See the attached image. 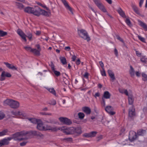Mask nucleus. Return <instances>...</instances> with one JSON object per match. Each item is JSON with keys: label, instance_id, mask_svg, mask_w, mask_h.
<instances>
[{"label": "nucleus", "instance_id": "f257e3e1", "mask_svg": "<svg viewBox=\"0 0 147 147\" xmlns=\"http://www.w3.org/2000/svg\"><path fill=\"white\" fill-rule=\"evenodd\" d=\"M78 34L79 36L87 41L88 42L90 40V37L87 32L84 29L78 30Z\"/></svg>", "mask_w": 147, "mask_h": 147}, {"label": "nucleus", "instance_id": "f03ea898", "mask_svg": "<svg viewBox=\"0 0 147 147\" xmlns=\"http://www.w3.org/2000/svg\"><path fill=\"white\" fill-rule=\"evenodd\" d=\"M59 130L63 131L67 135H70L74 134V127H72L65 128L64 127H59Z\"/></svg>", "mask_w": 147, "mask_h": 147}, {"label": "nucleus", "instance_id": "7ed1b4c3", "mask_svg": "<svg viewBox=\"0 0 147 147\" xmlns=\"http://www.w3.org/2000/svg\"><path fill=\"white\" fill-rule=\"evenodd\" d=\"M26 135L25 132L24 131H21L17 132L13 135V137L15 140L21 141L23 140V138H21V137Z\"/></svg>", "mask_w": 147, "mask_h": 147}, {"label": "nucleus", "instance_id": "20e7f679", "mask_svg": "<svg viewBox=\"0 0 147 147\" xmlns=\"http://www.w3.org/2000/svg\"><path fill=\"white\" fill-rule=\"evenodd\" d=\"M59 127H52L50 125H46L44 126L43 130H50L52 132H56L59 130Z\"/></svg>", "mask_w": 147, "mask_h": 147}, {"label": "nucleus", "instance_id": "39448f33", "mask_svg": "<svg viewBox=\"0 0 147 147\" xmlns=\"http://www.w3.org/2000/svg\"><path fill=\"white\" fill-rule=\"evenodd\" d=\"M94 2L97 6L101 11L104 12H107V11L103 5L100 2V0H93Z\"/></svg>", "mask_w": 147, "mask_h": 147}, {"label": "nucleus", "instance_id": "423d86ee", "mask_svg": "<svg viewBox=\"0 0 147 147\" xmlns=\"http://www.w3.org/2000/svg\"><path fill=\"white\" fill-rule=\"evenodd\" d=\"M51 14V12H47L37 7V16L42 15L46 16H49Z\"/></svg>", "mask_w": 147, "mask_h": 147}, {"label": "nucleus", "instance_id": "0eeeda50", "mask_svg": "<svg viewBox=\"0 0 147 147\" xmlns=\"http://www.w3.org/2000/svg\"><path fill=\"white\" fill-rule=\"evenodd\" d=\"M24 11L28 13H32L33 14L37 16V12L36 9L33 7H28L24 9Z\"/></svg>", "mask_w": 147, "mask_h": 147}, {"label": "nucleus", "instance_id": "6e6552de", "mask_svg": "<svg viewBox=\"0 0 147 147\" xmlns=\"http://www.w3.org/2000/svg\"><path fill=\"white\" fill-rule=\"evenodd\" d=\"M23 48L27 52H30L35 55H37V50L36 48H32L28 45L24 47Z\"/></svg>", "mask_w": 147, "mask_h": 147}, {"label": "nucleus", "instance_id": "1a4fd4ad", "mask_svg": "<svg viewBox=\"0 0 147 147\" xmlns=\"http://www.w3.org/2000/svg\"><path fill=\"white\" fill-rule=\"evenodd\" d=\"M59 119L61 122L64 124L69 125L71 124V121L69 119L63 117L59 118Z\"/></svg>", "mask_w": 147, "mask_h": 147}, {"label": "nucleus", "instance_id": "9d476101", "mask_svg": "<svg viewBox=\"0 0 147 147\" xmlns=\"http://www.w3.org/2000/svg\"><path fill=\"white\" fill-rule=\"evenodd\" d=\"M129 139L131 142L133 141L136 138L137 135L135 132L133 131H131L129 132Z\"/></svg>", "mask_w": 147, "mask_h": 147}, {"label": "nucleus", "instance_id": "9b49d317", "mask_svg": "<svg viewBox=\"0 0 147 147\" xmlns=\"http://www.w3.org/2000/svg\"><path fill=\"white\" fill-rule=\"evenodd\" d=\"M11 75L9 73L3 71L1 74V77L0 78L1 81L4 80L5 79V77H11Z\"/></svg>", "mask_w": 147, "mask_h": 147}, {"label": "nucleus", "instance_id": "f8f14e48", "mask_svg": "<svg viewBox=\"0 0 147 147\" xmlns=\"http://www.w3.org/2000/svg\"><path fill=\"white\" fill-rule=\"evenodd\" d=\"M17 33L20 36L23 40L25 42H26L27 40L26 38V36L21 29H18L17 31Z\"/></svg>", "mask_w": 147, "mask_h": 147}, {"label": "nucleus", "instance_id": "ddd939ff", "mask_svg": "<svg viewBox=\"0 0 147 147\" xmlns=\"http://www.w3.org/2000/svg\"><path fill=\"white\" fill-rule=\"evenodd\" d=\"M61 1L63 4L66 9L69 10L70 11L72 15H74L72 9L69 6L66 1L65 0H61Z\"/></svg>", "mask_w": 147, "mask_h": 147}, {"label": "nucleus", "instance_id": "4468645a", "mask_svg": "<svg viewBox=\"0 0 147 147\" xmlns=\"http://www.w3.org/2000/svg\"><path fill=\"white\" fill-rule=\"evenodd\" d=\"M44 125L42 121L40 119H37V129L40 130H43Z\"/></svg>", "mask_w": 147, "mask_h": 147}, {"label": "nucleus", "instance_id": "2eb2a0df", "mask_svg": "<svg viewBox=\"0 0 147 147\" xmlns=\"http://www.w3.org/2000/svg\"><path fill=\"white\" fill-rule=\"evenodd\" d=\"M113 110V108L110 106H107L105 108L106 111L112 115H114L115 113V112L112 111Z\"/></svg>", "mask_w": 147, "mask_h": 147}, {"label": "nucleus", "instance_id": "dca6fc26", "mask_svg": "<svg viewBox=\"0 0 147 147\" xmlns=\"http://www.w3.org/2000/svg\"><path fill=\"white\" fill-rule=\"evenodd\" d=\"M19 106V103L16 101L12 100L10 107L13 108H16Z\"/></svg>", "mask_w": 147, "mask_h": 147}, {"label": "nucleus", "instance_id": "f3484780", "mask_svg": "<svg viewBox=\"0 0 147 147\" xmlns=\"http://www.w3.org/2000/svg\"><path fill=\"white\" fill-rule=\"evenodd\" d=\"M4 63L7 67L9 69L13 70H17V68L13 65H11L7 62H4Z\"/></svg>", "mask_w": 147, "mask_h": 147}, {"label": "nucleus", "instance_id": "a211bd4d", "mask_svg": "<svg viewBox=\"0 0 147 147\" xmlns=\"http://www.w3.org/2000/svg\"><path fill=\"white\" fill-rule=\"evenodd\" d=\"M135 115V109L133 106L129 109V116L130 117H132Z\"/></svg>", "mask_w": 147, "mask_h": 147}, {"label": "nucleus", "instance_id": "6ab92c4d", "mask_svg": "<svg viewBox=\"0 0 147 147\" xmlns=\"http://www.w3.org/2000/svg\"><path fill=\"white\" fill-rule=\"evenodd\" d=\"M117 11L121 17L125 18H126V16L125 13L120 7H119L118 9L117 10Z\"/></svg>", "mask_w": 147, "mask_h": 147}, {"label": "nucleus", "instance_id": "aec40b11", "mask_svg": "<svg viewBox=\"0 0 147 147\" xmlns=\"http://www.w3.org/2000/svg\"><path fill=\"white\" fill-rule=\"evenodd\" d=\"M74 134H77V135L80 134L82 133L81 129L80 127H74Z\"/></svg>", "mask_w": 147, "mask_h": 147}, {"label": "nucleus", "instance_id": "412c9836", "mask_svg": "<svg viewBox=\"0 0 147 147\" xmlns=\"http://www.w3.org/2000/svg\"><path fill=\"white\" fill-rule=\"evenodd\" d=\"M129 104L130 105L133 104L134 98L133 96L131 94H129L128 97Z\"/></svg>", "mask_w": 147, "mask_h": 147}, {"label": "nucleus", "instance_id": "4be33fe9", "mask_svg": "<svg viewBox=\"0 0 147 147\" xmlns=\"http://www.w3.org/2000/svg\"><path fill=\"white\" fill-rule=\"evenodd\" d=\"M15 4L17 8L20 10H22L24 8V5L21 3L15 2Z\"/></svg>", "mask_w": 147, "mask_h": 147}, {"label": "nucleus", "instance_id": "5701e85b", "mask_svg": "<svg viewBox=\"0 0 147 147\" xmlns=\"http://www.w3.org/2000/svg\"><path fill=\"white\" fill-rule=\"evenodd\" d=\"M20 117L22 119H28V115H27L23 111H20Z\"/></svg>", "mask_w": 147, "mask_h": 147}, {"label": "nucleus", "instance_id": "b1692460", "mask_svg": "<svg viewBox=\"0 0 147 147\" xmlns=\"http://www.w3.org/2000/svg\"><path fill=\"white\" fill-rule=\"evenodd\" d=\"M108 73L112 80L113 81H114L115 80V78L113 73L111 70H108Z\"/></svg>", "mask_w": 147, "mask_h": 147}, {"label": "nucleus", "instance_id": "393cba45", "mask_svg": "<svg viewBox=\"0 0 147 147\" xmlns=\"http://www.w3.org/2000/svg\"><path fill=\"white\" fill-rule=\"evenodd\" d=\"M26 134H28L30 135L31 137H32L36 135L37 134V132L36 131H31L29 132H25Z\"/></svg>", "mask_w": 147, "mask_h": 147}, {"label": "nucleus", "instance_id": "a878e982", "mask_svg": "<svg viewBox=\"0 0 147 147\" xmlns=\"http://www.w3.org/2000/svg\"><path fill=\"white\" fill-rule=\"evenodd\" d=\"M9 143V142L8 140L6 138H5L1 140L0 142V144L1 146L3 145H7Z\"/></svg>", "mask_w": 147, "mask_h": 147}, {"label": "nucleus", "instance_id": "bb28decb", "mask_svg": "<svg viewBox=\"0 0 147 147\" xmlns=\"http://www.w3.org/2000/svg\"><path fill=\"white\" fill-rule=\"evenodd\" d=\"M83 111L87 114H89L91 113V110L90 108L88 107H84L82 108Z\"/></svg>", "mask_w": 147, "mask_h": 147}, {"label": "nucleus", "instance_id": "cd10ccee", "mask_svg": "<svg viewBox=\"0 0 147 147\" xmlns=\"http://www.w3.org/2000/svg\"><path fill=\"white\" fill-rule=\"evenodd\" d=\"M111 96V94L107 91L105 92L103 95V97L106 99H109L110 98Z\"/></svg>", "mask_w": 147, "mask_h": 147}, {"label": "nucleus", "instance_id": "c85d7f7f", "mask_svg": "<svg viewBox=\"0 0 147 147\" xmlns=\"http://www.w3.org/2000/svg\"><path fill=\"white\" fill-rule=\"evenodd\" d=\"M130 69L129 70V73L131 77H132L134 76L135 71L134 68L131 65L130 66Z\"/></svg>", "mask_w": 147, "mask_h": 147}, {"label": "nucleus", "instance_id": "c756f323", "mask_svg": "<svg viewBox=\"0 0 147 147\" xmlns=\"http://www.w3.org/2000/svg\"><path fill=\"white\" fill-rule=\"evenodd\" d=\"M12 100H10L9 99H7L6 100H5L3 102V105L5 106L7 105H9L10 106L11 104Z\"/></svg>", "mask_w": 147, "mask_h": 147}, {"label": "nucleus", "instance_id": "7c9ffc66", "mask_svg": "<svg viewBox=\"0 0 147 147\" xmlns=\"http://www.w3.org/2000/svg\"><path fill=\"white\" fill-rule=\"evenodd\" d=\"M140 25L144 29L147 31V26L146 24L142 22L139 21Z\"/></svg>", "mask_w": 147, "mask_h": 147}, {"label": "nucleus", "instance_id": "2f4dec72", "mask_svg": "<svg viewBox=\"0 0 147 147\" xmlns=\"http://www.w3.org/2000/svg\"><path fill=\"white\" fill-rule=\"evenodd\" d=\"M60 59L63 65H64L67 64L66 59L65 57H61L60 58Z\"/></svg>", "mask_w": 147, "mask_h": 147}, {"label": "nucleus", "instance_id": "473e14b6", "mask_svg": "<svg viewBox=\"0 0 147 147\" xmlns=\"http://www.w3.org/2000/svg\"><path fill=\"white\" fill-rule=\"evenodd\" d=\"M28 120L31 123L34 124H36L37 123V119L35 118H28Z\"/></svg>", "mask_w": 147, "mask_h": 147}, {"label": "nucleus", "instance_id": "72a5a7b5", "mask_svg": "<svg viewBox=\"0 0 147 147\" xmlns=\"http://www.w3.org/2000/svg\"><path fill=\"white\" fill-rule=\"evenodd\" d=\"M8 130L7 129H5L1 131H0V136H3L7 134Z\"/></svg>", "mask_w": 147, "mask_h": 147}, {"label": "nucleus", "instance_id": "f704fd0d", "mask_svg": "<svg viewBox=\"0 0 147 147\" xmlns=\"http://www.w3.org/2000/svg\"><path fill=\"white\" fill-rule=\"evenodd\" d=\"M146 133V131L145 130H140L137 132L138 135L143 136Z\"/></svg>", "mask_w": 147, "mask_h": 147}, {"label": "nucleus", "instance_id": "c9c22d12", "mask_svg": "<svg viewBox=\"0 0 147 147\" xmlns=\"http://www.w3.org/2000/svg\"><path fill=\"white\" fill-rule=\"evenodd\" d=\"M5 116L4 113L2 111H0V120L4 119Z\"/></svg>", "mask_w": 147, "mask_h": 147}, {"label": "nucleus", "instance_id": "e433bc0d", "mask_svg": "<svg viewBox=\"0 0 147 147\" xmlns=\"http://www.w3.org/2000/svg\"><path fill=\"white\" fill-rule=\"evenodd\" d=\"M97 132L96 131H92L89 133L90 137H93L95 136Z\"/></svg>", "mask_w": 147, "mask_h": 147}, {"label": "nucleus", "instance_id": "4c0bfd02", "mask_svg": "<svg viewBox=\"0 0 147 147\" xmlns=\"http://www.w3.org/2000/svg\"><path fill=\"white\" fill-rule=\"evenodd\" d=\"M134 11L137 14H139V12L138 8L134 5H132L131 6Z\"/></svg>", "mask_w": 147, "mask_h": 147}, {"label": "nucleus", "instance_id": "58836bf2", "mask_svg": "<svg viewBox=\"0 0 147 147\" xmlns=\"http://www.w3.org/2000/svg\"><path fill=\"white\" fill-rule=\"evenodd\" d=\"M47 90L54 95H56L55 91L53 88H47Z\"/></svg>", "mask_w": 147, "mask_h": 147}, {"label": "nucleus", "instance_id": "ea45409f", "mask_svg": "<svg viewBox=\"0 0 147 147\" xmlns=\"http://www.w3.org/2000/svg\"><path fill=\"white\" fill-rule=\"evenodd\" d=\"M7 34V33L6 32L0 30V36L3 37Z\"/></svg>", "mask_w": 147, "mask_h": 147}, {"label": "nucleus", "instance_id": "a19ab883", "mask_svg": "<svg viewBox=\"0 0 147 147\" xmlns=\"http://www.w3.org/2000/svg\"><path fill=\"white\" fill-rule=\"evenodd\" d=\"M63 140L65 142H71L72 141V138H64L63 139Z\"/></svg>", "mask_w": 147, "mask_h": 147}, {"label": "nucleus", "instance_id": "79ce46f5", "mask_svg": "<svg viewBox=\"0 0 147 147\" xmlns=\"http://www.w3.org/2000/svg\"><path fill=\"white\" fill-rule=\"evenodd\" d=\"M78 115L80 119H82L84 116V114L82 113H78Z\"/></svg>", "mask_w": 147, "mask_h": 147}, {"label": "nucleus", "instance_id": "37998d69", "mask_svg": "<svg viewBox=\"0 0 147 147\" xmlns=\"http://www.w3.org/2000/svg\"><path fill=\"white\" fill-rule=\"evenodd\" d=\"M142 76L143 77L142 80L145 81L147 80V75L144 73H142Z\"/></svg>", "mask_w": 147, "mask_h": 147}, {"label": "nucleus", "instance_id": "c03bdc74", "mask_svg": "<svg viewBox=\"0 0 147 147\" xmlns=\"http://www.w3.org/2000/svg\"><path fill=\"white\" fill-rule=\"evenodd\" d=\"M20 111H13L11 112L12 114L16 116H19Z\"/></svg>", "mask_w": 147, "mask_h": 147}, {"label": "nucleus", "instance_id": "a18cd8bd", "mask_svg": "<svg viewBox=\"0 0 147 147\" xmlns=\"http://www.w3.org/2000/svg\"><path fill=\"white\" fill-rule=\"evenodd\" d=\"M44 137V136L42 134L37 132V138L42 139Z\"/></svg>", "mask_w": 147, "mask_h": 147}, {"label": "nucleus", "instance_id": "49530a36", "mask_svg": "<svg viewBox=\"0 0 147 147\" xmlns=\"http://www.w3.org/2000/svg\"><path fill=\"white\" fill-rule=\"evenodd\" d=\"M126 23L129 26H131V24L129 19L127 18L125 20Z\"/></svg>", "mask_w": 147, "mask_h": 147}, {"label": "nucleus", "instance_id": "de8ad7c7", "mask_svg": "<svg viewBox=\"0 0 147 147\" xmlns=\"http://www.w3.org/2000/svg\"><path fill=\"white\" fill-rule=\"evenodd\" d=\"M138 38L142 42H145V39L141 37V36H140L139 35H138Z\"/></svg>", "mask_w": 147, "mask_h": 147}, {"label": "nucleus", "instance_id": "09e8293b", "mask_svg": "<svg viewBox=\"0 0 147 147\" xmlns=\"http://www.w3.org/2000/svg\"><path fill=\"white\" fill-rule=\"evenodd\" d=\"M40 113L41 115H51L52 114L50 113H46L45 112H40Z\"/></svg>", "mask_w": 147, "mask_h": 147}, {"label": "nucleus", "instance_id": "8fccbe9b", "mask_svg": "<svg viewBox=\"0 0 147 147\" xmlns=\"http://www.w3.org/2000/svg\"><path fill=\"white\" fill-rule=\"evenodd\" d=\"M53 72L55 75L57 76H58L60 75V73L59 71L55 70Z\"/></svg>", "mask_w": 147, "mask_h": 147}, {"label": "nucleus", "instance_id": "3c124183", "mask_svg": "<svg viewBox=\"0 0 147 147\" xmlns=\"http://www.w3.org/2000/svg\"><path fill=\"white\" fill-rule=\"evenodd\" d=\"M102 71H101V73L102 75L103 76H106V75L104 69H102Z\"/></svg>", "mask_w": 147, "mask_h": 147}, {"label": "nucleus", "instance_id": "603ef678", "mask_svg": "<svg viewBox=\"0 0 147 147\" xmlns=\"http://www.w3.org/2000/svg\"><path fill=\"white\" fill-rule=\"evenodd\" d=\"M83 136L84 137H85L86 138H90V136L89 133H84L83 135Z\"/></svg>", "mask_w": 147, "mask_h": 147}, {"label": "nucleus", "instance_id": "864d4df0", "mask_svg": "<svg viewBox=\"0 0 147 147\" xmlns=\"http://www.w3.org/2000/svg\"><path fill=\"white\" fill-rule=\"evenodd\" d=\"M49 104L51 105H54L56 104V102L55 100H53L51 101Z\"/></svg>", "mask_w": 147, "mask_h": 147}, {"label": "nucleus", "instance_id": "5fc2aeb1", "mask_svg": "<svg viewBox=\"0 0 147 147\" xmlns=\"http://www.w3.org/2000/svg\"><path fill=\"white\" fill-rule=\"evenodd\" d=\"M117 38L119 40L121 41L122 42H123L124 44L125 43L123 40L121 38V37L119 36H117Z\"/></svg>", "mask_w": 147, "mask_h": 147}, {"label": "nucleus", "instance_id": "6e6d98bb", "mask_svg": "<svg viewBox=\"0 0 147 147\" xmlns=\"http://www.w3.org/2000/svg\"><path fill=\"white\" fill-rule=\"evenodd\" d=\"M99 63L102 69H104V64L103 62L102 61H100L99 62Z\"/></svg>", "mask_w": 147, "mask_h": 147}, {"label": "nucleus", "instance_id": "4d7b16f0", "mask_svg": "<svg viewBox=\"0 0 147 147\" xmlns=\"http://www.w3.org/2000/svg\"><path fill=\"white\" fill-rule=\"evenodd\" d=\"M38 49V52H40L41 51V49L40 48V45L37 44V50Z\"/></svg>", "mask_w": 147, "mask_h": 147}, {"label": "nucleus", "instance_id": "13d9d810", "mask_svg": "<svg viewBox=\"0 0 147 147\" xmlns=\"http://www.w3.org/2000/svg\"><path fill=\"white\" fill-rule=\"evenodd\" d=\"M114 53L116 57H117L118 55V52L116 48H115L114 50Z\"/></svg>", "mask_w": 147, "mask_h": 147}, {"label": "nucleus", "instance_id": "bf43d9fd", "mask_svg": "<svg viewBox=\"0 0 147 147\" xmlns=\"http://www.w3.org/2000/svg\"><path fill=\"white\" fill-rule=\"evenodd\" d=\"M27 142H24L22 143H21L20 144V145L21 146H23L25 145L27 143Z\"/></svg>", "mask_w": 147, "mask_h": 147}, {"label": "nucleus", "instance_id": "052dcab7", "mask_svg": "<svg viewBox=\"0 0 147 147\" xmlns=\"http://www.w3.org/2000/svg\"><path fill=\"white\" fill-rule=\"evenodd\" d=\"M27 36L28 38L30 40L31 39L32 37V35L31 33L28 34H27Z\"/></svg>", "mask_w": 147, "mask_h": 147}, {"label": "nucleus", "instance_id": "680f3d73", "mask_svg": "<svg viewBox=\"0 0 147 147\" xmlns=\"http://www.w3.org/2000/svg\"><path fill=\"white\" fill-rule=\"evenodd\" d=\"M146 59L144 57H143L141 59V61L143 63H146Z\"/></svg>", "mask_w": 147, "mask_h": 147}, {"label": "nucleus", "instance_id": "e2e57ef3", "mask_svg": "<svg viewBox=\"0 0 147 147\" xmlns=\"http://www.w3.org/2000/svg\"><path fill=\"white\" fill-rule=\"evenodd\" d=\"M88 73L87 72H86L85 74L84 75V78H88Z\"/></svg>", "mask_w": 147, "mask_h": 147}, {"label": "nucleus", "instance_id": "0e129e2a", "mask_svg": "<svg viewBox=\"0 0 147 147\" xmlns=\"http://www.w3.org/2000/svg\"><path fill=\"white\" fill-rule=\"evenodd\" d=\"M124 90L125 89H122L121 88L119 89V92L121 93H123Z\"/></svg>", "mask_w": 147, "mask_h": 147}, {"label": "nucleus", "instance_id": "69168bd1", "mask_svg": "<svg viewBox=\"0 0 147 147\" xmlns=\"http://www.w3.org/2000/svg\"><path fill=\"white\" fill-rule=\"evenodd\" d=\"M144 0H140L139 2V6L141 7L143 3Z\"/></svg>", "mask_w": 147, "mask_h": 147}, {"label": "nucleus", "instance_id": "338daca9", "mask_svg": "<svg viewBox=\"0 0 147 147\" xmlns=\"http://www.w3.org/2000/svg\"><path fill=\"white\" fill-rule=\"evenodd\" d=\"M64 49L67 51H69L70 49V48L69 47H66Z\"/></svg>", "mask_w": 147, "mask_h": 147}, {"label": "nucleus", "instance_id": "774afa93", "mask_svg": "<svg viewBox=\"0 0 147 147\" xmlns=\"http://www.w3.org/2000/svg\"><path fill=\"white\" fill-rule=\"evenodd\" d=\"M100 96V93L98 92H97L95 93V95H94V96L96 98V97H99V96Z\"/></svg>", "mask_w": 147, "mask_h": 147}]
</instances>
